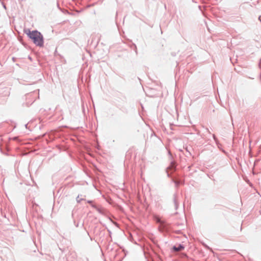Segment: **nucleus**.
I'll use <instances>...</instances> for the list:
<instances>
[{
    "label": "nucleus",
    "instance_id": "1",
    "mask_svg": "<svg viewBox=\"0 0 261 261\" xmlns=\"http://www.w3.org/2000/svg\"><path fill=\"white\" fill-rule=\"evenodd\" d=\"M24 32L36 45L43 46V37L40 32L37 31H31L29 29L25 30Z\"/></svg>",
    "mask_w": 261,
    "mask_h": 261
},
{
    "label": "nucleus",
    "instance_id": "2",
    "mask_svg": "<svg viewBox=\"0 0 261 261\" xmlns=\"http://www.w3.org/2000/svg\"><path fill=\"white\" fill-rule=\"evenodd\" d=\"M184 248V246L179 245L178 247L174 246L173 249L175 251H179L182 250Z\"/></svg>",
    "mask_w": 261,
    "mask_h": 261
}]
</instances>
